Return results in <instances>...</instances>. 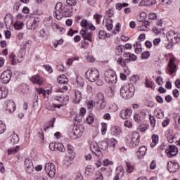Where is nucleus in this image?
<instances>
[{
  "label": "nucleus",
  "mask_w": 180,
  "mask_h": 180,
  "mask_svg": "<svg viewBox=\"0 0 180 180\" xmlns=\"http://www.w3.org/2000/svg\"><path fill=\"white\" fill-rule=\"evenodd\" d=\"M134 85L130 84L121 87L120 95L124 99H130L134 95Z\"/></svg>",
  "instance_id": "f257e3e1"
},
{
  "label": "nucleus",
  "mask_w": 180,
  "mask_h": 180,
  "mask_svg": "<svg viewBox=\"0 0 180 180\" xmlns=\"http://www.w3.org/2000/svg\"><path fill=\"white\" fill-rule=\"evenodd\" d=\"M104 79L108 84H116L117 82V77L116 72L113 70H108L104 73Z\"/></svg>",
  "instance_id": "f03ea898"
},
{
  "label": "nucleus",
  "mask_w": 180,
  "mask_h": 180,
  "mask_svg": "<svg viewBox=\"0 0 180 180\" xmlns=\"http://www.w3.org/2000/svg\"><path fill=\"white\" fill-rule=\"evenodd\" d=\"M85 77L90 82H95L99 79V71L96 69H89L86 72Z\"/></svg>",
  "instance_id": "7ed1b4c3"
},
{
  "label": "nucleus",
  "mask_w": 180,
  "mask_h": 180,
  "mask_svg": "<svg viewBox=\"0 0 180 180\" xmlns=\"http://www.w3.org/2000/svg\"><path fill=\"white\" fill-rule=\"evenodd\" d=\"M129 143L131 147H137L140 144V134L138 132H131L129 134Z\"/></svg>",
  "instance_id": "20e7f679"
},
{
  "label": "nucleus",
  "mask_w": 180,
  "mask_h": 180,
  "mask_svg": "<svg viewBox=\"0 0 180 180\" xmlns=\"http://www.w3.org/2000/svg\"><path fill=\"white\" fill-rule=\"evenodd\" d=\"M44 169L50 178H54L56 176V165L54 164L51 162L46 163Z\"/></svg>",
  "instance_id": "39448f33"
},
{
  "label": "nucleus",
  "mask_w": 180,
  "mask_h": 180,
  "mask_svg": "<svg viewBox=\"0 0 180 180\" xmlns=\"http://www.w3.org/2000/svg\"><path fill=\"white\" fill-rule=\"evenodd\" d=\"M9 60L12 64V65H16V60L18 63H20L21 61H23V54L22 52H19L16 56L15 53H12L9 56Z\"/></svg>",
  "instance_id": "423d86ee"
},
{
  "label": "nucleus",
  "mask_w": 180,
  "mask_h": 180,
  "mask_svg": "<svg viewBox=\"0 0 180 180\" xmlns=\"http://www.w3.org/2000/svg\"><path fill=\"white\" fill-rule=\"evenodd\" d=\"M11 78H12V71L9 70H5L0 76L2 84H8L9 81H11Z\"/></svg>",
  "instance_id": "0eeeda50"
},
{
  "label": "nucleus",
  "mask_w": 180,
  "mask_h": 180,
  "mask_svg": "<svg viewBox=\"0 0 180 180\" xmlns=\"http://www.w3.org/2000/svg\"><path fill=\"white\" fill-rule=\"evenodd\" d=\"M39 23L40 18H32L27 22V28L29 29V30H34V29H36L37 26H39Z\"/></svg>",
  "instance_id": "6e6552de"
},
{
  "label": "nucleus",
  "mask_w": 180,
  "mask_h": 180,
  "mask_svg": "<svg viewBox=\"0 0 180 180\" xmlns=\"http://www.w3.org/2000/svg\"><path fill=\"white\" fill-rule=\"evenodd\" d=\"M84 133V127H75L73 129V132L72 133V135H70V137L73 139L75 140V139H79L81 136H82Z\"/></svg>",
  "instance_id": "1a4fd4ad"
},
{
  "label": "nucleus",
  "mask_w": 180,
  "mask_h": 180,
  "mask_svg": "<svg viewBox=\"0 0 180 180\" xmlns=\"http://www.w3.org/2000/svg\"><path fill=\"white\" fill-rule=\"evenodd\" d=\"M53 99H55V101H58V102H60L63 105H67V103H68V101H70V97L68 95L65 94H56L54 96Z\"/></svg>",
  "instance_id": "9d476101"
},
{
  "label": "nucleus",
  "mask_w": 180,
  "mask_h": 180,
  "mask_svg": "<svg viewBox=\"0 0 180 180\" xmlns=\"http://www.w3.org/2000/svg\"><path fill=\"white\" fill-rule=\"evenodd\" d=\"M165 151L168 158H172V157H175V155L178 154V148L176 147V146L170 145L169 146V148L167 149Z\"/></svg>",
  "instance_id": "9b49d317"
},
{
  "label": "nucleus",
  "mask_w": 180,
  "mask_h": 180,
  "mask_svg": "<svg viewBox=\"0 0 180 180\" xmlns=\"http://www.w3.org/2000/svg\"><path fill=\"white\" fill-rule=\"evenodd\" d=\"M90 148L93 153L97 157H101L102 155V152H101V148H99V145L96 142H92L90 144Z\"/></svg>",
  "instance_id": "f8f14e48"
},
{
  "label": "nucleus",
  "mask_w": 180,
  "mask_h": 180,
  "mask_svg": "<svg viewBox=\"0 0 180 180\" xmlns=\"http://www.w3.org/2000/svg\"><path fill=\"white\" fill-rule=\"evenodd\" d=\"M167 169L169 172H176L177 169H179V164L178 162H168Z\"/></svg>",
  "instance_id": "ddd939ff"
},
{
  "label": "nucleus",
  "mask_w": 180,
  "mask_h": 180,
  "mask_svg": "<svg viewBox=\"0 0 180 180\" xmlns=\"http://www.w3.org/2000/svg\"><path fill=\"white\" fill-rule=\"evenodd\" d=\"M25 169L28 174H32L33 172V169H34V167L33 166V162L30 160V159L27 158L25 160Z\"/></svg>",
  "instance_id": "4468645a"
},
{
  "label": "nucleus",
  "mask_w": 180,
  "mask_h": 180,
  "mask_svg": "<svg viewBox=\"0 0 180 180\" xmlns=\"http://www.w3.org/2000/svg\"><path fill=\"white\" fill-rule=\"evenodd\" d=\"M80 34L82 36L84 40H88L90 42L92 41V36H94L92 32H87L86 30H82L80 31Z\"/></svg>",
  "instance_id": "2eb2a0df"
},
{
  "label": "nucleus",
  "mask_w": 180,
  "mask_h": 180,
  "mask_svg": "<svg viewBox=\"0 0 180 180\" xmlns=\"http://www.w3.org/2000/svg\"><path fill=\"white\" fill-rule=\"evenodd\" d=\"M157 4V0H142L139 4V6H151Z\"/></svg>",
  "instance_id": "dca6fc26"
},
{
  "label": "nucleus",
  "mask_w": 180,
  "mask_h": 180,
  "mask_svg": "<svg viewBox=\"0 0 180 180\" xmlns=\"http://www.w3.org/2000/svg\"><path fill=\"white\" fill-rule=\"evenodd\" d=\"M131 112L130 109L122 110L120 116L124 120L129 119L131 116Z\"/></svg>",
  "instance_id": "f3484780"
},
{
  "label": "nucleus",
  "mask_w": 180,
  "mask_h": 180,
  "mask_svg": "<svg viewBox=\"0 0 180 180\" xmlns=\"http://www.w3.org/2000/svg\"><path fill=\"white\" fill-rule=\"evenodd\" d=\"M107 142L108 143V151L115 150V147H116V144H117V141L115 140L114 138H112L108 139Z\"/></svg>",
  "instance_id": "a211bd4d"
},
{
  "label": "nucleus",
  "mask_w": 180,
  "mask_h": 180,
  "mask_svg": "<svg viewBox=\"0 0 180 180\" xmlns=\"http://www.w3.org/2000/svg\"><path fill=\"white\" fill-rule=\"evenodd\" d=\"M7 105V109L10 113H12L14 110H16V105L15 104V102L12 100H9L6 102Z\"/></svg>",
  "instance_id": "6ab92c4d"
},
{
  "label": "nucleus",
  "mask_w": 180,
  "mask_h": 180,
  "mask_svg": "<svg viewBox=\"0 0 180 180\" xmlns=\"http://www.w3.org/2000/svg\"><path fill=\"white\" fill-rule=\"evenodd\" d=\"M146 153H147V147L146 146H141L139 148L137 151V157L138 158H143L146 155Z\"/></svg>",
  "instance_id": "aec40b11"
},
{
  "label": "nucleus",
  "mask_w": 180,
  "mask_h": 180,
  "mask_svg": "<svg viewBox=\"0 0 180 180\" xmlns=\"http://www.w3.org/2000/svg\"><path fill=\"white\" fill-rule=\"evenodd\" d=\"M31 81L33 84H37L38 85H41V84H43V79H41L39 75L32 76Z\"/></svg>",
  "instance_id": "412c9836"
},
{
  "label": "nucleus",
  "mask_w": 180,
  "mask_h": 180,
  "mask_svg": "<svg viewBox=\"0 0 180 180\" xmlns=\"http://www.w3.org/2000/svg\"><path fill=\"white\" fill-rule=\"evenodd\" d=\"M75 96L74 102L75 103H79L81 99H82V94L79 90H75Z\"/></svg>",
  "instance_id": "4be33fe9"
},
{
  "label": "nucleus",
  "mask_w": 180,
  "mask_h": 180,
  "mask_svg": "<svg viewBox=\"0 0 180 180\" xmlns=\"http://www.w3.org/2000/svg\"><path fill=\"white\" fill-rule=\"evenodd\" d=\"M57 81L58 84H63L65 85V84H68V79L67 78V76H65V75H62L59 76L57 78Z\"/></svg>",
  "instance_id": "5701e85b"
},
{
  "label": "nucleus",
  "mask_w": 180,
  "mask_h": 180,
  "mask_svg": "<svg viewBox=\"0 0 180 180\" xmlns=\"http://www.w3.org/2000/svg\"><path fill=\"white\" fill-rule=\"evenodd\" d=\"M174 36H175L174 31H169L167 33V39L168 41H169L170 43H172L173 44H174Z\"/></svg>",
  "instance_id": "b1692460"
},
{
  "label": "nucleus",
  "mask_w": 180,
  "mask_h": 180,
  "mask_svg": "<svg viewBox=\"0 0 180 180\" xmlns=\"http://www.w3.org/2000/svg\"><path fill=\"white\" fill-rule=\"evenodd\" d=\"M134 119L135 122H136V123H141L144 120V114L143 113L136 114L134 117Z\"/></svg>",
  "instance_id": "393cba45"
},
{
  "label": "nucleus",
  "mask_w": 180,
  "mask_h": 180,
  "mask_svg": "<svg viewBox=\"0 0 180 180\" xmlns=\"http://www.w3.org/2000/svg\"><path fill=\"white\" fill-rule=\"evenodd\" d=\"M125 169L128 174H131L134 171V166L131 163L127 162Z\"/></svg>",
  "instance_id": "a878e982"
},
{
  "label": "nucleus",
  "mask_w": 180,
  "mask_h": 180,
  "mask_svg": "<svg viewBox=\"0 0 180 180\" xmlns=\"http://www.w3.org/2000/svg\"><path fill=\"white\" fill-rule=\"evenodd\" d=\"M152 140L153 141L150 143V147L154 148L155 147V146H157V144H158V140H159L158 135L153 134L152 136Z\"/></svg>",
  "instance_id": "bb28decb"
},
{
  "label": "nucleus",
  "mask_w": 180,
  "mask_h": 180,
  "mask_svg": "<svg viewBox=\"0 0 180 180\" xmlns=\"http://www.w3.org/2000/svg\"><path fill=\"white\" fill-rule=\"evenodd\" d=\"M94 172H95V168H94L92 166H87L86 167V170H85L86 175L91 176V175H92Z\"/></svg>",
  "instance_id": "cd10ccee"
},
{
  "label": "nucleus",
  "mask_w": 180,
  "mask_h": 180,
  "mask_svg": "<svg viewBox=\"0 0 180 180\" xmlns=\"http://www.w3.org/2000/svg\"><path fill=\"white\" fill-rule=\"evenodd\" d=\"M76 82L78 86H79L80 88H82V86H84L85 84V82H84V79H82V77H81L80 76L76 77Z\"/></svg>",
  "instance_id": "c85d7f7f"
},
{
  "label": "nucleus",
  "mask_w": 180,
  "mask_h": 180,
  "mask_svg": "<svg viewBox=\"0 0 180 180\" xmlns=\"http://www.w3.org/2000/svg\"><path fill=\"white\" fill-rule=\"evenodd\" d=\"M168 67H169V72L172 75L174 74V72H176V65L175 64H168Z\"/></svg>",
  "instance_id": "c756f323"
},
{
  "label": "nucleus",
  "mask_w": 180,
  "mask_h": 180,
  "mask_svg": "<svg viewBox=\"0 0 180 180\" xmlns=\"http://www.w3.org/2000/svg\"><path fill=\"white\" fill-rule=\"evenodd\" d=\"M11 141L13 144H18V143H19V136L16 134H13L11 136Z\"/></svg>",
  "instance_id": "7c9ffc66"
},
{
  "label": "nucleus",
  "mask_w": 180,
  "mask_h": 180,
  "mask_svg": "<svg viewBox=\"0 0 180 180\" xmlns=\"http://www.w3.org/2000/svg\"><path fill=\"white\" fill-rule=\"evenodd\" d=\"M96 99L97 101V103H99L100 102H102L105 99V95L102 93H98L96 96Z\"/></svg>",
  "instance_id": "2f4dec72"
},
{
  "label": "nucleus",
  "mask_w": 180,
  "mask_h": 180,
  "mask_svg": "<svg viewBox=\"0 0 180 180\" xmlns=\"http://www.w3.org/2000/svg\"><path fill=\"white\" fill-rule=\"evenodd\" d=\"M112 22H113V20L110 18H108L107 20V22L105 24V27H107V30H110L111 29H113V24H112Z\"/></svg>",
  "instance_id": "473e14b6"
},
{
  "label": "nucleus",
  "mask_w": 180,
  "mask_h": 180,
  "mask_svg": "<svg viewBox=\"0 0 180 180\" xmlns=\"http://www.w3.org/2000/svg\"><path fill=\"white\" fill-rule=\"evenodd\" d=\"M101 150H104V151H108L109 150V146L108 143V141H103L101 142Z\"/></svg>",
  "instance_id": "72a5a7b5"
},
{
  "label": "nucleus",
  "mask_w": 180,
  "mask_h": 180,
  "mask_svg": "<svg viewBox=\"0 0 180 180\" xmlns=\"http://www.w3.org/2000/svg\"><path fill=\"white\" fill-rule=\"evenodd\" d=\"M123 47H124V46H123V45H120V46L116 47L115 53H116L117 56H121V54H122Z\"/></svg>",
  "instance_id": "f704fd0d"
},
{
  "label": "nucleus",
  "mask_w": 180,
  "mask_h": 180,
  "mask_svg": "<svg viewBox=\"0 0 180 180\" xmlns=\"http://www.w3.org/2000/svg\"><path fill=\"white\" fill-rule=\"evenodd\" d=\"M14 28L15 30H20V29L23 28V22L17 21L14 24Z\"/></svg>",
  "instance_id": "c9c22d12"
},
{
  "label": "nucleus",
  "mask_w": 180,
  "mask_h": 180,
  "mask_svg": "<svg viewBox=\"0 0 180 180\" xmlns=\"http://www.w3.org/2000/svg\"><path fill=\"white\" fill-rule=\"evenodd\" d=\"M116 175H118V176H123L124 175V169H123L122 167H117V173Z\"/></svg>",
  "instance_id": "e433bc0d"
},
{
  "label": "nucleus",
  "mask_w": 180,
  "mask_h": 180,
  "mask_svg": "<svg viewBox=\"0 0 180 180\" xmlns=\"http://www.w3.org/2000/svg\"><path fill=\"white\" fill-rule=\"evenodd\" d=\"M19 148H20L19 146H16L15 148H11L8 150V155H11V154H16V153L19 151Z\"/></svg>",
  "instance_id": "4c0bfd02"
},
{
  "label": "nucleus",
  "mask_w": 180,
  "mask_h": 180,
  "mask_svg": "<svg viewBox=\"0 0 180 180\" xmlns=\"http://www.w3.org/2000/svg\"><path fill=\"white\" fill-rule=\"evenodd\" d=\"M5 130H6V126L4 121L0 120V134L5 133Z\"/></svg>",
  "instance_id": "58836bf2"
},
{
  "label": "nucleus",
  "mask_w": 180,
  "mask_h": 180,
  "mask_svg": "<svg viewBox=\"0 0 180 180\" xmlns=\"http://www.w3.org/2000/svg\"><path fill=\"white\" fill-rule=\"evenodd\" d=\"M39 37H42V39H44V37H47L49 36V34L46 32V30L42 28L39 32Z\"/></svg>",
  "instance_id": "ea45409f"
},
{
  "label": "nucleus",
  "mask_w": 180,
  "mask_h": 180,
  "mask_svg": "<svg viewBox=\"0 0 180 180\" xmlns=\"http://www.w3.org/2000/svg\"><path fill=\"white\" fill-rule=\"evenodd\" d=\"M129 56L130 61H136L137 60V56L134 54H131L130 53H124V57H126V56Z\"/></svg>",
  "instance_id": "a19ab883"
},
{
  "label": "nucleus",
  "mask_w": 180,
  "mask_h": 180,
  "mask_svg": "<svg viewBox=\"0 0 180 180\" xmlns=\"http://www.w3.org/2000/svg\"><path fill=\"white\" fill-rule=\"evenodd\" d=\"M102 128H101V134L103 136H105L106 134V131L108 130V124L106 123L103 122L101 124Z\"/></svg>",
  "instance_id": "79ce46f5"
},
{
  "label": "nucleus",
  "mask_w": 180,
  "mask_h": 180,
  "mask_svg": "<svg viewBox=\"0 0 180 180\" xmlns=\"http://www.w3.org/2000/svg\"><path fill=\"white\" fill-rule=\"evenodd\" d=\"M180 41V34L178 32H174V38L173 40V44H176V43H179Z\"/></svg>",
  "instance_id": "37998d69"
},
{
  "label": "nucleus",
  "mask_w": 180,
  "mask_h": 180,
  "mask_svg": "<svg viewBox=\"0 0 180 180\" xmlns=\"http://www.w3.org/2000/svg\"><path fill=\"white\" fill-rule=\"evenodd\" d=\"M58 148V143H51L49 144V148L51 151H57V148Z\"/></svg>",
  "instance_id": "c03bdc74"
},
{
  "label": "nucleus",
  "mask_w": 180,
  "mask_h": 180,
  "mask_svg": "<svg viewBox=\"0 0 180 180\" xmlns=\"http://www.w3.org/2000/svg\"><path fill=\"white\" fill-rule=\"evenodd\" d=\"M146 13H141L139 15L137 16L138 22H144V19H146Z\"/></svg>",
  "instance_id": "a18cd8bd"
},
{
  "label": "nucleus",
  "mask_w": 180,
  "mask_h": 180,
  "mask_svg": "<svg viewBox=\"0 0 180 180\" xmlns=\"http://www.w3.org/2000/svg\"><path fill=\"white\" fill-rule=\"evenodd\" d=\"M56 151H60V153H65V147L62 143H58Z\"/></svg>",
  "instance_id": "49530a36"
},
{
  "label": "nucleus",
  "mask_w": 180,
  "mask_h": 180,
  "mask_svg": "<svg viewBox=\"0 0 180 180\" xmlns=\"http://www.w3.org/2000/svg\"><path fill=\"white\" fill-rule=\"evenodd\" d=\"M8 96V93L2 89V86H0V99H2L4 98H6Z\"/></svg>",
  "instance_id": "de8ad7c7"
},
{
  "label": "nucleus",
  "mask_w": 180,
  "mask_h": 180,
  "mask_svg": "<svg viewBox=\"0 0 180 180\" xmlns=\"http://www.w3.org/2000/svg\"><path fill=\"white\" fill-rule=\"evenodd\" d=\"M155 117H157V119H162V117H164V111L160 110L158 112H155Z\"/></svg>",
  "instance_id": "09e8293b"
},
{
  "label": "nucleus",
  "mask_w": 180,
  "mask_h": 180,
  "mask_svg": "<svg viewBox=\"0 0 180 180\" xmlns=\"http://www.w3.org/2000/svg\"><path fill=\"white\" fill-rule=\"evenodd\" d=\"M117 63L119 65H121V67H126V64H124V60L123 58H122V57H119L117 58Z\"/></svg>",
  "instance_id": "8fccbe9b"
},
{
  "label": "nucleus",
  "mask_w": 180,
  "mask_h": 180,
  "mask_svg": "<svg viewBox=\"0 0 180 180\" xmlns=\"http://www.w3.org/2000/svg\"><path fill=\"white\" fill-rule=\"evenodd\" d=\"M95 119L94 118V116L92 115H89L86 117V123H88V124H92V123H94Z\"/></svg>",
  "instance_id": "3c124183"
},
{
  "label": "nucleus",
  "mask_w": 180,
  "mask_h": 180,
  "mask_svg": "<svg viewBox=\"0 0 180 180\" xmlns=\"http://www.w3.org/2000/svg\"><path fill=\"white\" fill-rule=\"evenodd\" d=\"M149 120L152 127H155V117L153 115L149 116Z\"/></svg>",
  "instance_id": "603ef678"
},
{
  "label": "nucleus",
  "mask_w": 180,
  "mask_h": 180,
  "mask_svg": "<svg viewBox=\"0 0 180 180\" xmlns=\"http://www.w3.org/2000/svg\"><path fill=\"white\" fill-rule=\"evenodd\" d=\"M148 17L150 20H156L157 14L155 13H150L148 14Z\"/></svg>",
  "instance_id": "864d4df0"
},
{
  "label": "nucleus",
  "mask_w": 180,
  "mask_h": 180,
  "mask_svg": "<svg viewBox=\"0 0 180 180\" xmlns=\"http://www.w3.org/2000/svg\"><path fill=\"white\" fill-rule=\"evenodd\" d=\"M61 8H63V4L61 2L57 3L55 6L56 12H60L61 11Z\"/></svg>",
  "instance_id": "5fc2aeb1"
},
{
  "label": "nucleus",
  "mask_w": 180,
  "mask_h": 180,
  "mask_svg": "<svg viewBox=\"0 0 180 180\" xmlns=\"http://www.w3.org/2000/svg\"><path fill=\"white\" fill-rule=\"evenodd\" d=\"M113 132L115 133V136H119L120 133H122V129L119 128L118 127H115L112 129Z\"/></svg>",
  "instance_id": "6e6d98bb"
},
{
  "label": "nucleus",
  "mask_w": 180,
  "mask_h": 180,
  "mask_svg": "<svg viewBox=\"0 0 180 180\" xmlns=\"http://www.w3.org/2000/svg\"><path fill=\"white\" fill-rule=\"evenodd\" d=\"M104 167H108L109 165H113V162L110 161L108 159H105L103 162Z\"/></svg>",
  "instance_id": "4d7b16f0"
},
{
  "label": "nucleus",
  "mask_w": 180,
  "mask_h": 180,
  "mask_svg": "<svg viewBox=\"0 0 180 180\" xmlns=\"http://www.w3.org/2000/svg\"><path fill=\"white\" fill-rule=\"evenodd\" d=\"M46 109L48 110H54V104H51L50 103H46Z\"/></svg>",
  "instance_id": "13d9d810"
},
{
  "label": "nucleus",
  "mask_w": 180,
  "mask_h": 180,
  "mask_svg": "<svg viewBox=\"0 0 180 180\" xmlns=\"http://www.w3.org/2000/svg\"><path fill=\"white\" fill-rule=\"evenodd\" d=\"M63 43H64V39H60L57 41V43L53 44V46L55 49H57L58 46H63Z\"/></svg>",
  "instance_id": "bf43d9fd"
},
{
  "label": "nucleus",
  "mask_w": 180,
  "mask_h": 180,
  "mask_svg": "<svg viewBox=\"0 0 180 180\" xmlns=\"http://www.w3.org/2000/svg\"><path fill=\"white\" fill-rule=\"evenodd\" d=\"M141 57L143 60H147V58H148V57H150V52L149 51H146V52L142 53Z\"/></svg>",
  "instance_id": "052dcab7"
},
{
  "label": "nucleus",
  "mask_w": 180,
  "mask_h": 180,
  "mask_svg": "<svg viewBox=\"0 0 180 180\" xmlns=\"http://www.w3.org/2000/svg\"><path fill=\"white\" fill-rule=\"evenodd\" d=\"M146 88H153V82L149 80L148 78L146 79Z\"/></svg>",
  "instance_id": "680f3d73"
},
{
  "label": "nucleus",
  "mask_w": 180,
  "mask_h": 180,
  "mask_svg": "<svg viewBox=\"0 0 180 180\" xmlns=\"http://www.w3.org/2000/svg\"><path fill=\"white\" fill-rule=\"evenodd\" d=\"M66 4L70 6H74L75 5H77V1L75 0H67Z\"/></svg>",
  "instance_id": "e2e57ef3"
},
{
  "label": "nucleus",
  "mask_w": 180,
  "mask_h": 180,
  "mask_svg": "<svg viewBox=\"0 0 180 180\" xmlns=\"http://www.w3.org/2000/svg\"><path fill=\"white\" fill-rule=\"evenodd\" d=\"M169 118L166 117V119L165 120H163L162 125L163 127H167V126H168V124H169Z\"/></svg>",
  "instance_id": "0e129e2a"
},
{
  "label": "nucleus",
  "mask_w": 180,
  "mask_h": 180,
  "mask_svg": "<svg viewBox=\"0 0 180 180\" xmlns=\"http://www.w3.org/2000/svg\"><path fill=\"white\" fill-rule=\"evenodd\" d=\"M96 177L94 180H103V176L102 175V173L101 172H98L96 174Z\"/></svg>",
  "instance_id": "69168bd1"
},
{
  "label": "nucleus",
  "mask_w": 180,
  "mask_h": 180,
  "mask_svg": "<svg viewBox=\"0 0 180 180\" xmlns=\"http://www.w3.org/2000/svg\"><path fill=\"white\" fill-rule=\"evenodd\" d=\"M64 91H68V86H63L62 88L56 89V92H64Z\"/></svg>",
  "instance_id": "338daca9"
},
{
  "label": "nucleus",
  "mask_w": 180,
  "mask_h": 180,
  "mask_svg": "<svg viewBox=\"0 0 180 180\" xmlns=\"http://www.w3.org/2000/svg\"><path fill=\"white\" fill-rule=\"evenodd\" d=\"M95 106V103H94V101H89L87 102V108L89 109H92Z\"/></svg>",
  "instance_id": "774afa93"
}]
</instances>
